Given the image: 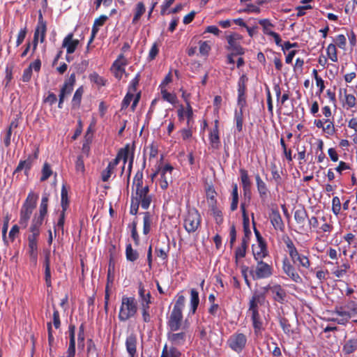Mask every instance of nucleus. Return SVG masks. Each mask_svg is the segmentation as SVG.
<instances>
[{"instance_id":"1","label":"nucleus","mask_w":357,"mask_h":357,"mask_svg":"<svg viewBox=\"0 0 357 357\" xmlns=\"http://www.w3.org/2000/svg\"><path fill=\"white\" fill-rule=\"evenodd\" d=\"M133 185L135 186V195L132 199L139 202L144 209H147L152 202V195L149 193L148 185L143 186V174L137 172L133 180Z\"/></svg>"},{"instance_id":"2","label":"nucleus","mask_w":357,"mask_h":357,"mask_svg":"<svg viewBox=\"0 0 357 357\" xmlns=\"http://www.w3.org/2000/svg\"><path fill=\"white\" fill-rule=\"evenodd\" d=\"M137 312V303L134 297L123 296L119 313L121 321H126L133 317Z\"/></svg>"},{"instance_id":"3","label":"nucleus","mask_w":357,"mask_h":357,"mask_svg":"<svg viewBox=\"0 0 357 357\" xmlns=\"http://www.w3.org/2000/svg\"><path fill=\"white\" fill-rule=\"evenodd\" d=\"M201 225V215L195 208H189L183 219V227L189 234L195 232Z\"/></svg>"},{"instance_id":"4","label":"nucleus","mask_w":357,"mask_h":357,"mask_svg":"<svg viewBox=\"0 0 357 357\" xmlns=\"http://www.w3.org/2000/svg\"><path fill=\"white\" fill-rule=\"evenodd\" d=\"M263 299L262 296L257 294L253 296L250 301L249 312L251 313L252 324L256 331L260 330L262 325L257 310V304L260 303Z\"/></svg>"},{"instance_id":"5","label":"nucleus","mask_w":357,"mask_h":357,"mask_svg":"<svg viewBox=\"0 0 357 357\" xmlns=\"http://www.w3.org/2000/svg\"><path fill=\"white\" fill-rule=\"evenodd\" d=\"M181 332L174 333L175 331H169L167 333L168 340L174 345H182L186 341L187 337H190L188 331V325L185 322Z\"/></svg>"},{"instance_id":"6","label":"nucleus","mask_w":357,"mask_h":357,"mask_svg":"<svg viewBox=\"0 0 357 357\" xmlns=\"http://www.w3.org/2000/svg\"><path fill=\"white\" fill-rule=\"evenodd\" d=\"M250 273L253 280L267 278L272 275L273 268L271 266L263 261H257L255 270L251 271Z\"/></svg>"},{"instance_id":"7","label":"nucleus","mask_w":357,"mask_h":357,"mask_svg":"<svg viewBox=\"0 0 357 357\" xmlns=\"http://www.w3.org/2000/svg\"><path fill=\"white\" fill-rule=\"evenodd\" d=\"M167 326L171 331H177L183 328V313L172 310L168 318Z\"/></svg>"},{"instance_id":"8","label":"nucleus","mask_w":357,"mask_h":357,"mask_svg":"<svg viewBox=\"0 0 357 357\" xmlns=\"http://www.w3.org/2000/svg\"><path fill=\"white\" fill-rule=\"evenodd\" d=\"M47 30L46 22L43 20V15L41 13H39L38 15V23L37 27L36 29L33 37V48L34 51L36 49L38 45V40L39 36H40V40L43 43L45 40V33Z\"/></svg>"},{"instance_id":"9","label":"nucleus","mask_w":357,"mask_h":357,"mask_svg":"<svg viewBox=\"0 0 357 357\" xmlns=\"http://www.w3.org/2000/svg\"><path fill=\"white\" fill-rule=\"evenodd\" d=\"M75 82V74H72L69 79L65 82L63 86L61 89L60 93H59V101L58 107L59 108H62V104L63 102V100L65 98L70 95L71 92L73 90V85Z\"/></svg>"},{"instance_id":"10","label":"nucleus","mask_w":357,"mask_h":357,"mask_svg":"<svg viewBox=\"0 0 357 357\" xmlns=\"http://www.w3.org/2000/svg\"><path fill=\"white\" fill-rule=\"evenodd\" d=\"M247 340L243 333H236L230 337L228 344L231 349L240 352L245 347Z\"/></svg>"},{"instance_id":"11","label":"nucleus","mask_w":357,"mask_h":357,"mask_svg":"<svg viewBox=\"0 0 357 357\" xmlns=\"http://www.w3.org/2000/svg\"><path fill=\"white\" fill-rule=\"evenodd\" d=\"M241 39V36L237 33H233L227 36L228 42L227 49L231 50L235 54L242 55L244 54L243 48L240 45L238 40Z\"/></svg>"},{"instance_id":"12","label":"nucleus","mask_w":357,"mask_h":357,"mask_svg":"<svg viewBox=\"0 0 357 357\" xmlns=\"http://www.w3.org/2000/svg\"><path fill=\"white\" fill-rule=\"evenodd\" d=\"M38 198V196L37 195L30 192L22 207L20 213L31 217L33 209L36 208Z\"/></svg>"},{"instance_id":"13","label":"nucleus","mask_w":357,"mask_h":357,"mask_svg":"<svg viewBox=\"0 0 357 357\" xmlns=\"http://www.w3.org/2000/svg\"><path fill=\"white\" fill-rule=\"evenodd\" d=\"M172 170L173 167L170 165H166L161 170H160V186L162 189H167L168 188L169 183L172 181Z\"/></svg>"},{"instance_id":"14","label":"nucleus","mask_w":357,"mask_h":357,"mask_svg":"<svg viewBox=\"0 0 357 357\" xmlns=\"http://www.w3.org/2000/svg\"><path fill=\"white\" fill-rule=\"evenodd\" d=\"M282 268L284 272L294 282H300L301 278L296 271V268L289 262L287 259H284L283 261Z\"/></svg>"},{"instance_id":"15","label":"nucleus","mask_w":357,"mask_h":357,"mask_svg":"<svg viewBox=\"0 0 357 357\" xmlns=\"http://www.w3.org/2000/svg\"><path fill=\"white\" fill-rule=\"evenodd\" d=\"M271 222L276 230L282 231L284 229V224L282 221V217L277 209H272L270 213Z\"/></svg>"},{"instance_id":"16","label":"nucleus","mask_w":357,"mask_h":357,"mask_svg":"<svg viewBox=\"0 0 357 357\" xmlns=\"http://www.w3.org/2000/svg\"><path fill=\"white\" fill-rule=\"evenodd\" d=\"M73 34L69 33L63 39V41L62 46L63 47H66V51H67L68 54L73 53L75 51V50L79 44V40H73Z\"/></svg>"},{"instance_id":"17","label":"nucleus","mask_w":357,"mask_h":357,"mask_svg":"<svg viewBox=\"0 0 357 357\" xmlns=\"http://www.w3.org/2000/svg\"><path fill=\"white\" fill-rule=\"evenodd\" d=\"M75 326L74 325H70L69 333H70V342L68 349L67 350V357H75Z\"/></svg>"},{"instance_id":"18","label":"nucleus","mask_w":357,"mask_h":357,"mask_svg":"<svg viewBox=\"0 0 357 357\" xmlns=\"http://www.w3.org/2000/svg\"><path fill=\"white\" fill-rule=\"evenodd\" d=\"M137 337L135 335L130 334L127 337L126 346L130 357H134L136 354Z\"/></svg>"},{"instance_id":"19","label":"nucleus","mask_w":357,"mask_h":357,"mask_svg":"<svg viewBox=\"0 0 357 357\" xmlns=\"http://www.w3.org/2000/svg\"><path fill=\"white\" fill-rule=\"evenodd\" d=\"M255 180L257 183V190L259 192L260 198L262 200H264L267 198L268 192L266 184L262 181L259 174H257L255 176Z\"/></svg>"},{"instance_id":"20","label":"nucleus","mask_w":357,"mask_h":357,"mask_svg":"<svg viewBox=\"0 0 357 357\" xmlns=\"http://www.w3.org/2000/svg\"><path fill=\"white\" fill-rule=\"evenodd\" d=\"M357 350V338L349 339L342 347V351L344 354L349 355Z\"/></svg>"},{"instance_id":"21","label":"nucleus","mask_w":357,"mask_h":357,"mask_svg":"<svg viewBox=\"0 0 357 357\" xmlns=\"http://www.w3.org/2000/svg\"><path fill=\"white\" fill-rule=\"evenodd\" d=\"M291 261L298 267H303L307 269L310 267L311 264L308 257L299 253H298L296 256L291 259Z\"/></svg>"},{"instance_id":"22","label":"nucleus","mask_w":357,"mask_h":357,"mask_svg":"<svg viewBox=\"0 0 357 357\" xmlns=\"http://www.w3.org/2000/svg\"><path fill=\"white\" fill-rule=\"evenodd\" d=\"M128 153H129V150L128 149H122L121 150L116 158L112 162H110L109 164H108V166H109V169H114V167L118 165L119 162L120 160H123V162L124 164L126 162L127 160H128Z\"/></svg>"},{"instance_id":"23","label":"nucleus","mask_w":357,"mask_h":357,"mask_svg":"<svg viewBox=\"0 0 357 357\" xmlns=\"http://www.w3.org/2000/svg\"><path fill=\"white\" fill-rule=\"evenodd\" d=\"M271 292L273 294V298L276 301L282 303L286 297L285 291L280 285H274L270 288Z\"/></svg>"},{"instance_id":"24","label":"nucleus","mask_w":357,"mask_h":357,"mask_svg":"<svg viewBox=\"0 0 357 357\" xmlns=\"http://www.w3.org/2000/svg\"><path fill=\"white\" fill-rule=\"evenodd\" d=\"M257 249V250H256L255 248H253L254 257L257 261H262V259L267 255L264 242H260Z\"/></svg>"},{"instance_id":"25","label":"nucleus","mask_w":357,"mask_h":357,"mask_svg":"<svg viewBox=\"0 0 357 357\" xmlns=\"http://www.w3.org/2000/svg\"><path fill=\"white\" fill-rule=\"evenodd\" d=\"M240 174H241V179L243 190H244V192L245 195L247 193V192H250L251 182L249 178L248 172L245 169H241L240 170Z\"/></svg>"},{"instance_id":"26","label":"nucleus","mask_w":357,"mask_h":357,"mask_svg":"<svg viewBox=\"0 0 357 357\" xmlns=\"http://www.w3.org/2000/svg\"><path fill=\"white\" fill-rule=\"evenodd\" d=\"M199 303V293L196 289H192L190 291V305L192 314H194L196 312Z\"/></svg>"},{"instance_id":"27","label":"nucleus","mask_w":357,"mask_h":357,"mask_svg":"<svg viewBox=\"0 0 357 357\" xmlns=\"http://www.w3.org/2000/svg\"><path fill=\"white\" fill-rule=\"evenodd\" d=\"M43 218L35 215L30 227V231L40 233V227L43 224Z\"/></svg>"},{"instance_id":"28","label":"nucleus","mask_w":357,"mask_h":357,"mask_svg":"<svg viewBox=\"0 0 357 357\" xmlns=\"http://www.w3.org/2000/svg\"><path fill=\"white\" fill-rule=\"evenodd\" d=\"M307 217V212L305 209H297L294 213V219L299 225H303Z\"/></svg>"},{"instance_id":"29","label":"nucleus","mask_w":357,"mask_h":357,"mask_svg":"<svg viewBox=\"0 0 357 357\" xmlns=\"http://www.w3.org/2000/svg\"><path fill=\"white\" fill-rule=\"evenodd\" d=\"M210 142L213 148L218 149L220 144V138L217 125L210 134Z\"/></svg>"},{"instance_id":"30","label":"nucleus","mask_w":357,"mask_h":357,"mask_svg":"<svg viewBox=\"0 0 357 357\" xmlns=\"http://www.w3.org/2000/svg\"><path fill=\"white\" fill-rule=\"evenodd\" d=\"M284 243L287 248V251L289 255L292 259L298 253L296 248L295 247L293 241L290 239V238L287 237L284 240Z\"/></svg>"},{"instance_id":"31","label":"nucleus","mask_w":357,"mask_h":357,"mask_svg":"<svg viewBox=\"0 0 357 357\" xmlns=\"http://www.w3.org/2000/svg\"><path fill=\"white\" fill-rule=\"evenodd\" d=\"M145 6L142 2L137 3L135 8V14L132 19V23L135 24L140 19L141 16L145 13Z\"/></svg>"},{"instance_id":"32","label":"nucleus","mask_w":357,"mask_h":357,"mask_svg":"<svg viewBox=\"0 0 357 357\" xmlns=\"http://www.w3.org/2000/svg\"><path fill=\"white\" fill-rule=\"evenodd\" d=\"M161 95L162 98L170 102L172 105H176L177 102V97L175 94L169 93L167 91L166 89H161Z\"/></svg>"},{"instance_id":"33","label":"nucleus","mask_w":357,"mask_h":357,"mask_svg":"<svg viewBox=\"0 0 357 357\" xmlns=\"http://www.w3.org/2000/svg\"><path fill=\"white\" fill-rule=\"evenodd\" d=\"M45 281L47 286L51 285V273H50V256L49 254L46 255L45 260Z\"/></svg>"},{"instance_id":"34","label":"nucleus","mask_w":357,"mask_h":357,"mask_svg":"<svg viewBox=\"0 0 357 357\" xmlns=\"http://www.w3.org/2000/svg\"><path fill=\"white\" fill-rule=\"evenodd\" d=\"M241 208L243 211V228H244V232L245 236H248L251 234V231L249 228V220L248 218L247 217V215L245 213V204H241Z\"/></svg>"},{"instance_id":"35","label":"nucleus","mask_w":357,"mask_h":357,"mask_svg":"<svg viewBox=\"0 0 357 357\" xmlns=\"http://www.w3.org/2000/svg\"><path fill=\"white\" fill-rule=\"evenodd\" d=\"M126 254L127 259L130 261L137 260L139 256L137 252L132 249L131 244L127 245Z\"/></svg>"},{"instance_id":"36","label":"nucleus","mask_w":357,"mask_h":357,"mask_svg":"<svg viewBox=\"0 0 357 357\" xmlns=\"http://www.w3.org/2000/svg\"><path fill=\"white\" fill-rule=\"evenodd\" d=\"M238 203V186L236 184L233 185L232 189V202L231 204V210L235 211L237 208Z\"/></svg>"},{"instance_id":"37","label":"nucleus","mask_w":357,"mask_h":357,"mask_svg":"<svg viewBox=\"0 0 357 357\" xmlns=\"http://www.w3.org/2000/svg\"><path fill=\"white\" fill-rule=\"evenodd\" d=\"M327 55L334 62L337 61V48L334 44H330L327 47Z\"/></svg>"},{"instance_id":"38","label":"nucleus","mask_w":357,"mask_h":357,"mask_svg":"<svg viewBox=\"0 0 357 357\" xmlns=\"http://www.w3.org/2000/svg\"><path fill=\"white\" fill-rule=\"evenodd\" d=\"M47 202H48V197L47 196H43L41 200V204L40 206V210H39V215L38 216H40L41 218H45V215L47 212Z\"/></svg>"},{"instance_id":"39","label":"nucleus","mask_w":357,"mask_h":357,"mask_svg":"<svg viewBox=\"0 0 357 357\" xmlns=\"http://www.w3.org/2000/svg\"><path fill=\"white\" fill-rule=\"evenodd\" d=\"M33 159L31 158V156H29L26 160L24 161H21L18 166L16 168V172L21 171L23 169H25L26 170H29L32 165Z\"/></svg>"},{"instance_id":"40","label":"nucleus","mask_w":357,"mask_h":357,"mask_svg":"<svg viewBox=\"0 0 357 357\" xmlns=\"http://www.w3.org/2000/svg\"><path fill=\"white\" fill-rule=\"evenodd\" d=\"M29 256L31 259L36 262L38 256L37 243H29Z\"/></svg>"},{"instance_id":"41","label":"nucleus","mask_w":357,"mask_h":357,"mask_svg":"<svg viewBox=\"0 0 357 357\" xmlns=\"http://www.w3.org/2000/svg\"><path fill=\"white\" fill-rule=\"evenodd\" d=\"M52 174V171L50 165L45 162L42 169V176L40 178L41 181H46Z\"/></svg>"},{"instance_id":"42","label":"nucleus","mask_w":357,"mask_h":357,"mask_svg":"<svg viewBox=\"0 0 357 357\" xmlns=\"http://www.w3.org/2000/svg\"><path fill=\"white\" fill-rule=\"evenodd\" d=\"M248 80V78L245 75H243L241 76L238 83V93H245L246 90V83Z\"/></svg>"},{"instance_id":"43","label":"nucleus","mask_w":357,"mask_h":357,"mask_svg":"<svg viewBox=\"0 0 357 357\" xmlns=\"http://www.w3.org/2000/svg\"><path fill=\"white\" fill-rule=\"evenodd\" d=\"M144 222V228L143 231L144 234H147L150 231L151 219L149 213H146L143 219Z\"/></svg>"},{"instance_id":"44","label":"nucleus","mask_w":357,"mask_h":357,"mask_svg":"<svg viewBox=\"0 0 357 357\" xmlns=\"http://www.w3.org/2000/svg\"><path fill=\"white\" fill-rule=\"evenodd\" d=\"M185 297L183 295L179 296L176 301L175 305H174L172 310L182 312L183 308L184 307L185 305Z\"/></svg>"},{"instance_id":"45","label":"nucleus","mask_w":357,"mask_h":357,"mask_svg":"<svg viewBox=\"0 0 357 357\" xmlns=\"http://www.w3.org/2000/svg\"><path fill=\"white\" fill-rule=\"evenodd\" d=\"M235 120L236 123V128L238 132L243 129V110L240 109L239 112L235 113Z\"/></svg>"},{"instance_id":"46","label":"nucleus","mask_w":357,"mask_h":357,"mask_svg":"<svg viewBox=\"0 0 357 357\" xmlns=\"http://www.w3.org/2000/svg\"><path fill=\"white\" fill-rule=\"evenodd\" d=\"M332 210H333V212L335 215L339 214L340 212V210H341V202H340V199L337 197H335L333 199V201H332Z\"/></svg>"},{"instance_id":"47","label":"nucleus","mask_w":357,"mask_h":357,"mask_svg":"<svg viewBox=\"0 0 357 357\" xmlns=\"http://www.w3.org/2000/svg\"><path fill=\"white\" fill-rule=\"evenodd\" d=\"M350 268V266L349 264H344L341 266V268H337V270H335L334 272H333V274L337 277V278H341L344 275L346 274L347 271L348 269H349Z\"/></svg>"},{"instance_id":"48","label":"nucleus","mask_w":357,"mask_h":357,"mask_svg":"<svg viewBox=\"0 0 357 357\" xmlns=\"http://www.w3.org/2000/svg\"><path fill=\"white\" fill-rule=\"evenodd\" d=\"M89 78L91 82L97 84L98 85L104 86L105 84V81L103 79V78L100 77L96 73L91 74Z\"/></svg>"},{"instance_id":"49","label":"nucleus","mask_w":357,"mask_h":357,"mask_svg":"<svg viewBox=\"0 0 357 357\" xmlns=\"http://www.w3.org/2000/svg\"><path fill=\"white\" fill-rule=\"evenodd\" d=\"M83 89L82 87L77 89L75 91L73 98V104L79 105L82 99V96L83 94Z\"/></svg>"},{"instance_id":"50","label":"nucleus","mask_w":357,"mask_h":357,"mask_svg":"<svg viewBox=\"0 0 357 357\" xmlns=\"http://www.w3.org/2000/svg\"><path fill=\"white\" fill-rule=\"evenodd\" d=\"M61 206L62 211H66L68 206V192L64 186L61 190Z\"/></svg>"},{"instance_id":"51","label":"nucleus","mask_w":357,"mask_h":357,"mask_svg":"<svg viewBox=\"0 0 357 357\" xmlns=\"http://www.w3.org/2000/svg\"><path fill=\"white\" fill-rule=\"evenodd\" d=\"M210 50L211 47L206 41L199 43V52L201 54L204 56L208 55Z\"/></svg>"},{"instance_id":"52","label":"nucleus","mask_w":357,"mask_h":357,"mask_svg":"<svg viewBox=\"0 0 357 357\" xmlns=\"http://www.w3.org/2000/svg\"><path fill=\"white\" fill-rule=\"evenodd\" d=\"M280 324L281 327L282 328L283 331L289 334L291 332H292L291 329V325L289 324L288 320L287 319L282 318L280 321Z\"/></svg>"},{"instance_id":"53","label":"nucleus","mask_w":357,"mask_h":357,"mask_svg":"<svg viewBox=\"0 0 357 357\" xmlns=\"http://www.w3.org/2000/svg\"><path fill=\"white\" fill-rule=\"evenodd\" d=\"M241 12L259 13L260 12V8L254 4L247 3L245 8L241 10Z\"/></svg>"},{"instance_id":"54","label":"nucleus","mask_w":357,"mask_h":357,"mask_svg":"<svg viewBox=\"0 0 357 357\" xmlns=\"http://www.w3.org/2000/svg\"><path fill=\"white\" fill-rule=\"evenodd\" d=\"M126 64V60L123 56L121 55L117 60L114 63L112 68H119L120 69H124L123 66Z\"/></svg>"},{"instance_id":"55","label":"nucleus","mask_w":357,"mask_h":357,"mask_svg":"<svg viewBox=\"0 0 357 357\" xmlns=\"http://www.w3.org/2000/svg\"><path fill=\"white\" fill-rule=\"evenodd\" d=\"M133 98L134 94L132 93V92L128 91V93L126 94V97L124 98L122 102V109L128 107Z\"/></svg>"},{"instance_id":"56","label":"nucleus","mask_w":357,"mask_h":357,"mask_svg":"<svg viewBox=\"0 0 357 357\" xmlns=\"http://www.w3.org/2000/svg\"><path fill=\"white\" fill-rule=\"evenodd\" d=\"M325 123H326L327 125L326 126H324V130L326 131L328 135H333L335 132V128L333 123L328 119H326L325 121Z\"/></svg>"},{"instance_id":"57","label":"nucleus","mask_w":357,"mask_h":357,"mask_svg":"<svg viewBox=\"0 0 357 357\" xmlns=\"http://www.w3.org/2000/svg\"><path fill=\"white\" fill-rule=\"evenodd\" d=\"M259 24L263 26L264 33L265 34L268 35L269 32H273V31L270 30L268 28L269 26H272V24L268 20H261Z\"/></svg>"},{"instance_id":"58","label":"nucleus","mask_w":357,"mask_h":357,"mask_svg":"<svg viewBox=\"0 0 357 357\" xmlns=\"http://www.w3.org/2000/svg\"><path fill=\"white\" fill-rule=\"evenodd\" d=\"M84 324H82L79 328V333H78V338H77L78 339V345H79V347H80V345H81L82 347H84Z\"/></svg>"},{"instance_id":"59","label":"nucleus","mask_w":357,"mask_h":357,"mask_svg":"<svg viewBox=\"0 0 357 357\" xmlns=\"http://www.w3.org/2000/svg\"><path fill=\"white\" fill-rule=\"evenodd\" d=\"M113 169H109V166H107V168L102 172L101 178L104 182L107 181L109 180L113 172Z\"/></svg>"},{"instance_id":"60","label":"nucleus","mask_w":357,"mask_h":357,"mask_svg":"<svg viewBox=\"0 0 357 357\" xmlns=\"http://www.w3.org/2000/svg\"><path fill=\"white\" fill-rule=\"evenodd\" d=\"M346 42L347 39L344 35L340 34L337 36L336 43L340 48L344 49L346 45Z\"/></svg>"},{"instance_id":"61","label":"nucleus","mask_w":357,"mask_h":357,"mask_svg":"<svg viewBox=\"0 0 357 357\" xmlns=\"http://www.w3.org/2000/svg\"><path fill=\"white\" fill-rule=\"evenodd\" d=\"M345 100L349 107H353L356 105V98L352 94H346Z\"/></svg>"},{"instance_id":"62","label":"nucleus","mask_w":357,"mask_h":357,"mask_svg":"<svg viewBox=\"0 0 357 357\" xmlns=\"http://www.w3.org/2000/svg\"><path fill=\"white\" fill-rule=\"evenodd\" d=\"M56 96L52 92H49L48 96L45 98L44 102L52 105L56 102Z\"/></svg>"},{"instance_id":"63","label":"nucleus","mask_w":357,"mask_h":357,"mask_svg":"<svg viewBox=\"0 0 357 357\" xmlns=\"http://www.w3.org/2000/svg\"><path fill=\"white\" fill-rule=\"evenodd\" d=\"M238 105L240 107V109L243 110V108L246 105L245 96L243 93H238Z\"/></svg>"},{"instance_id":"64","label":"nucleus","mask_w":357,"mask_h":357,"mask_svg":"<svg viewBox=\"0 0 357 357\" xmlns=\"http://www.w3.org/2000/svg\"><path fill=\"white\" fill-rule=\"evenodd\" d=\"M158 53V47L156 43H154L149 51V58L150 60H153L155 58Z\"/></svg>"}]
</instances>
